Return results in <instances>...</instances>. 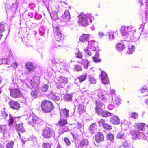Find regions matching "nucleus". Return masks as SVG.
<instances>
[{
	"label": "nucleus",
	"instance_id": "1",
	"mask_svg": "<svg viewBox=\"0 0 148 148\" xmlns=\"http://www.w3.org/2000/svg\"><path fill=\"white\" fill-rule=\"evenodd\" d=\"M120 31L122 36L127 41L135 42L140 38L139 33H136L135 28L131 26H121Z\"/></svg>",
	"mask_w": 148,
	"mask_h": 148
},
{
	"label": "nucleus",
	"instance_id": "2",
	"mask_svg": "<svg viewBox=\"0 0 148 148\" xmlns=\"http://www.w3.org/2000/svg\"><path fill=\"white\" fill-rule=\"evenodd\" d=\"M18 7L17 2L15 1L14 3L12 2L11 0L7 1L5 4V7L8 14L11 17H14Z\"/></svg>",
	"mask_w": 148,
	"mask_h": 148
},
{
	"label": "nucleus",
	"instance_id": "3",
	"mask_svg": "<svg viewBox=\"0 0 148 148\" xmlns=\"http://www.w3.org/2000/svg\"><path fill=\"white\" fill-rule=\"evenodd\" d=\"M94 17L90 13L86 14H81L79 15L78 19V23L84 26H86L89 25V19L90 23L93 19Z\"/></svg>",
	"mask_w": 148,
	"mask_h": 148
},
{
	"label": "nucleus",
	"instance_id": "4",
	"mask_svg": "<svg viewBox=\"0 0 148 148\" xmlns=\"http://www.w3.org/2000/svg\"><path fill=\"white\" fill-rule=\"evenodd\" d=\"M53 104L48 100H44L41 104V107L42 110L45 112H49L53 109Z\"/></svg>",
	"mask_w": 148,
	"mask_h": 148
},
{
	"label": "nucleus",
	"instance_id": "5",
	"mask_svg": "<svg viewBox=\"0 0 148 148\" xmlns=\"http://www.w3.org/2000/svg\"><path fill=\"white\" fill-rule=\"evenodd\" d=\"M70 18V15L69 11L66 10L64 14L62 15L61 17L60 22L61 23L62 26H64L66 24V22L68 21Z\"/></svg>",
	"mask_w": 148,
	"mask_h": 148
},
{
	"label": "nucleus",
	"instance_id": "6",
	"mask_svg": "<svg viewBox=\"0 0 148 148\" xmlns=\"http://www.w3.org/2000/svg\"><path fill=\"white\" fill-rule=\"evenodd\" d=\"M53 131L49 127H46L42 131V135L45 138H50L53 134Z\"/></svg>",
	"mask_w": 148,
	"mask_h": 148
},
{
	"label": "nucleus",
	"instance_id": "7",
	"mask_svg": "<svg viewBox=\"0 0 148 148\" xmlns=\"http://www.w3.org/2000/svg\"><path fill=\"white\" fill-rule=\"evenodd\" d=\"M5 56H3L2 58L3 64L8 65L10 64V58L12 57V52L10 50L8 51Z\"/></svg>",
	"mask_w": 148,
	"mask_h": 148
},
{
	"label": "nucleus",
	"instance_id": "8",
	"mask_svg": "<svg viewBox=\"0 0 148 148\" xmlns=\"http://www.w3.org/2000/svg\"><path fill=\"white\" fill-rule=\"evenodd\" d=\"M57 86L59 89L62 88L64 84L67 83L68 79L67 78L63 77H60L58 79Z\"/></svg>",
	"mask_w": 148,
	"mask_h": 148
},
{
	"label": "nucleus",
	"instance_id": "9",
	"mask_svg": "<svg viewBox=\"0 0 148 148\" xmlns=\"http://www.w3.org/2000/svg\"><path fill=\"white\" fill-rule=\"evenodd\" d=\"M34 66L33 63L31 62H28L25 65L26 71L25 73L26 74L29 73L34 71Z\"/></svg>",
	"mask_w": 148,
	"mask_h": 148
},
{
	"label": "nucleus",
	"instance_id": "10",
	"mask_svg": "<svg viewBox=\"0 0 148 148\" xmlns=\"http://www.w3.org/2000/svg\"><path fill=\"white\" fill-rule=\"evenodd\" d=\"M130 41H127L126 40H125L123 41V43H119L116 45V49L118 51H121L123 50L124 49L125 46L128 45V43Z\"/></svg>",
	"mask_w": 148,
	"mask_h": 148
},
{
	"label": "nucleus",
	"instance_id": "11",
	"mask_svg": "<svg viewBox=\"0 0 148 148\" xmlns=\"http://www.w3.org/2000/svg\"><path fill=\"white\" fill-rule=\"evenodd\" d=\"M56 40V43H58L59 45L57 46H58L60 44L62 43V40L63 39V36L62 34L60 32V33L57 34L55 35Z\"/></svg>",
	"mask_w": 148,
	"mask_h": 148
},
{
	"label": "nucleus",
	"instance_id": "12",
	"mask_svg": "<svg viewBox=\"0 0 148 148\" xmlns=\"http://www.w3.org/2000/svg\"><path fill=\"white\" fill-rule=\"evenodd\" d=\"M101 80L102 83L106 84L109 82L108 78L107 77V74L104 72L102 71L101 73Z\"/></svg>",
	"mask_w": 148,
	"mask_h": 148
},
{
	"label": "nucleus",
	"instance_id": "13",
	"mask_svg": "<svg viewBox=\"0 0 148 148\" xmlns=\"http://www.w3.org/2000/svg\"><path fill=\"white\" fill-rule=\"evenodd\" d=\"M104 139V136L102 133L99 132L97 133L95 136V140L97 142H100Z\"/></svg>",
	"mask_w": 148,
	"mask_h": 148
},
{
	"label": "nucleus",
	"instance_id": "14",
	"mask_svg": "<svg viewBox=\"0 0 148 148\" xmlns=\"http://www.w3.org/2000/svg\"><path fill=\"white\" fill-rule=\"evenodd\" d=\"M9 104L11 108L13 109L17 110L20 108L19 103L16 101H11L10 102Z\"/></svg>",
	"mask_w": 148,
	"mask_h": 148
},
{
	"label": "nucleus",
	"instance_id": "15",
	"mask_svg": "<svg viewBox=\"0 0 148 148\" xmlns=\"http://www.w3.org/2000/svg\"><path fill=\"white\" fill-rule=\"evenodd\" d=\"M89 35L88 34H83L80 36L79 40L82 42L88 41L89 40Z\"/></svg>",
	"mask_w": 148,
	"mask_h": 148
},
{
	"label": "nucleus",
	"instance_id": "16",
	"mask_svg": "<svg viewBox=\"0 0 148 148\" xmlns=\"http://www.w3.org/2000/svg\"><path fill=\"white\" fill-rule=\"evenodd\" d=\"M61 117L65 118L67 117L69 115V110L66 109H62L60 111Z\"/></svg>",
	"mask_w": 148,
	"mask_h": 148
},
{
	"label": "nucleus",
	"instance_id": "17",
	"mask_svg": "<svg viewBox=\"0 0 148 148\" xmlns=\"http://www.w3.org/2000/svg\"><path fill=\"white\" fill-rule=\"evenodd\" d=\"M110 119L111 123L113 124H118L120 122V119L117 116H112Z\"/></svg>",
	"mask_w": 148,
	"mask_h": 148
},
{
	"label": "nucleus",
	"instance_id": "18",
	"mask_svg": "<svg viewBox=\"0 0 148 148\" xmlns=\"http://www.w3.org/2000/svg\"><path fill=\"white\" fill-rule=\"evenodd\" d=\"M28 119L29 121V123L32 126H34L36 121V117H34L33 115H31Z\"/></svg>",
	"mask_w": 148,
	"mask_h": 148
},
{
	"label": "nucleus",
	"instance_id": "19",
	"mask_svg": "<svg viewBox=\"0 0 148 148\" xmlns=\"http://www.w3.org/2000/svg\"><path fill=\"white\" fill-rule=\"evenodd\" d=\"M15 128L18 131L19 134L20 132H25V130L23 128L22 124H16L15 126Z\"/></svg>",
	"mask_w": 148,
	"mask_h": 148
},
{
	"label": "nucleus",
	"instance_id": "20",
	"mask_svg": "<svg viewBox=\"0 0 148 148\" xmlns=\"http://www.w3.org/2000/svg\"><path fill=\"white\" fill-rule=\"evenodd\" d=\"M14 87L12 89H9L10 90V92H20L19 91L18 85L16 83H14Z\"/></svg>",
	"mask_w": 148,
	"mask_h": 148
},
{
	"label": "nucleus",
	"instance_id": "21",
	"mask_svg": "<svg viewBox=\"0 0 148 148\" xmlns=\"http://www.w3.org/2000/svg\"><path fill=\"white\" fill-rule=\"evenodd\" d=\"M88 143L87 140L83 139L80 142L79 146L81 147H85L87 146Z\"/></svg>",
	"mask_w": 148,
	"mask_h": 148
},
{
	"label": "nucleus",
	"instance_id": "22",
	"mask_svg": "<svg viewBox=\"0 0 148 148\" xmlns=\"http://www.w3.org/2000/svg\"><path fill=\"white\" fill-rule=\"evenodd\" d=\"M52 18L53 20H56L58 18L59 16L58 14V12L56 11H53L51 15Z\"/></svg>",
	"mask_w": 148,
	"mask_h": 148
},
{
	"label": "nucleus",
	"instance_id": "23",
	"mask_svg": "<svg viewBox=\"0 0 148 148\" xmlns=\"http://www.w3.org/2000/svg\"><path fill=\"white\" fill-rule=\"evenodd\" d=\"M81 63L83 65L85 69H87L88 68L89 62L86 59H83L81 61Z\"/></svg>",
	"mask_w": 148,
	"mask_h": 148
},
{
	"label": "nucleus",
	"instance_id": "24",
	"mask_svg": "<svg viewBox=\"0 0 148 148\" xmlns=\"http://www.w3.org/2000/svg\"><path fill=\"white\" fill-rule=\"evenodd\" d=\"M106 35L108 36L110 40L114 39L115 38L114 33L111 31L107 32L106 33Z\"/></svg>",
	"mask_w": 148,
	"mask_h": 148
},
{
	"label": "nucleus",
	"instance_id": "25",
	"mask_svg": "<svg viewBox=\"0 0 148 148\" xmlns=\"http://www.w3.org/2000/svg\"><path fill=\"white\" fill-rule=\"evenodd\" d=\"M132 134L134 136V138H137L139 137L140 138V133L138 131L136 130H134L131 132Z\"/></svg>",
	"mask_w": 148,
	"mask_h": 148
},
{
	"label": "nucleus",
	"instance_id": "26",
	"mask_svg": "<svg viewBox=\"0 0 148 148\" xmlns=\"http://www.w3.org/2000/svg\"><path fill=\"white\" fill-rule=\"evenodd\" d=\"M6 25V24L3 22L0 23V33H2L5 31V28Z\"/></svg>",
	"mask_w": 148,
	"mask_h": 148
},
{
	"label": "nucleus",
	"instance_id": "27",
	"mask_svg": "<svg viewBox=\"0 0 148 148\" xmlns=\"http://www.w3.org/2000/svg\"><path fill=\"white\" fill-rule=\"evenodd\" d=\"M140 138L148 141V131L145 132L144 133H141Z\"/></svg>",
	"mask_w": 148,
	"mask_h": 148
},
{
	"label": "nucleus",
	"instance_id": "28",
	"mask_svg": "<svg viewBox=\"0 0 148 148\" xmlns=\"http://www.w3.org/2000/svg\"><path fill=\"white\" fill-rule=\"evenodd\" d=\"M99 54L98 53H96L93 58V59L94 62H101V60L99 57Z\"/></svg>",
	"mask_w": 148,
	"mask_h": 148
},
{
	"label": "nucleus",
	"instance_id": "29",
	"mask_svg": "<svg viewBox=\"0 0 148 148\" xmlns=\"http://www.w3.org/2000/svg\"><path fill=\"white\" fill-rule=\"evenodd\" d=\"M96 127L95 123H93L90 126L89 130L91 133H94V131L96 130Z\"/></svg>",
	"mask_w": 148,
	"mask_h": 148
},
{
	"label": "nucleus",
	"instance_id": "30",
	"mask_svg": "<svg viewBox=\"0 0 148 148\" xmlns=\"http://www.w3.org/2000/svg\"><path fill=\"white\" fill-rule=\"evenodd\" d=\"M53 27L54 32L56 34L61 32L60 28L57 25H56L54 26L53 25Z\"/></svg>",
	"mask_w": 148,
	"mask_h": 148
},
{
	"label": "nucleus",
	"instance_id": "31",
	"mask_svg": "<svg viewBox=\"0 0 148 148\" xmlns=\"http://www.w3.org/2000/svg\"><path fill=\"white\" fill-rule=\"evenodd\" d=\"M86 74H85L77 77V78L78 79L80 82H81L82 81H84L86 79Z\"/></svg>",
	"mask_w": 148,
	"mask_h": 148
},
{
	"label": "nucleus",
	"instance_id": "32",
	"mask_svg": "<svg viewBox=\"0 0 148 148\" xmlns=\"http://www.w3.org/2000/svg\"><path fill=\"white\" fill-rule=\"evenodd\" d=\"M69 130L68 128L66 126H64L58 130L59 133L60 134H62L64 132H67Z\"/></svg>",
	"mask_w": 148,
	"mask_h": 148
},
{
	"label": "nucleus",
	"instance_id": "33",
	"mask_svg": "<svg viewBox=\"0 0 148 148\" xmlns=\"http://www.w3.org/2000/svg\"><path fill=\"white\" fill-rule=\"evenodd\" d=\"M112 114L109 112L106 111H103L101 112V115L103 117H107L110 116Z\"/></svg>",
	"mask_w": 148,
	"mask_h": 148
},
{
	"label": "nucleus",
	"instance_id": "34",
	"mask_svg": "<svg viewBox=\"0 0 148 148\" xmlns=\"http://www.w3.org/2000/svg\"><path fill=\"white\" fill-rule=\"evenodd\" d=\"M135 47L134 46L132 45L131 47L129 46L128 48L127 53L128 54H131L134 51Z\"/></svg>",
	"mask_w": 148,
	"mask_h": 148
},
{
	"label": "nucleus",
	"instance_id": "35",
	"mask_svg": "<svg viewBox=\"0 0 148 148\" xmlns=\"http://www.w3.org/2000/svg\"><path fill=\"white\" fill-rule=\"evenodd\" d=\"M146 126V124L145 123H141L138 126V129L139 131H141L145 129Z\"/></svg>",
	"mask_w": 148,
	"mask_h": 148
},
{
	"label": "nucleus",
	"instance_id": "36",
	"mask_svg": "<svg viewBox=\"0 0 148 148\" xmlns=\"http://www.w3.org/2000/svg\"><path fill=\"white\" fill-rule=\"evenodd\" d=\"M122 146L124 148H131L132 147L131 144L127 141L123 142L122 145Z\"/></svg>",
	"mask_w": 148,
	"mask_h": 148
},
{
	"label": "nucleus",
	"instance_id": "37",
	"mask_svg": "<svg viewBox=\"0 0 148 148\" xmlns=\"http://www.w3.org/2000/svg\"><path fill=\"white\" fill-rule=\"evenodd\" d=\"M88 44V46H94V47H97V42L93 40H92L89 41Z\"/></svg>",
	"mask_w": 148,
	"mask_h": 148
},
{
	"label": "nucleus",
	"instance_id": "38",
	"mask_svg": "<svg viewBox=\"0 0 148 148\" xmlns=\"http://www.w3.org/2000/svg\"><path fill=\"white\" fill-rule=\"evenodd\" d=\"M11 96L13 98H17L22 96L21 93H10Z\"/></svg>",
	"mask_w": 148,
	"mask_h": 148
},
{
	"label": "nucleus",
	"instance_id": "39",
	"mask_svg": "<svg viewBox=\"0 0 148 148\" xmlns=\"http://www.w3.org/2000/svg\"><path fill=\"white\" fill-rule=\"evenodd\" d=\"M48 85L47 84L43 85L41 88V90L42 92H46L48 88Z\"/></svg>",
	"mask_w": 148,
	"mask_h": 148
},
{
	"label": "nucleus",
	"instance_id": "40",
	"mask_svg": "<svg viewBox=\"0 0 148 148\" xmlns=\"http://www.w3.org/2000/svg\"><path fill=\"white\" fill-rule=\"evenodd\" d=\"M140 91L141 92H147L148 89L147 86L145 85H144L140 89Z\"/></svg>",
	"mask_w": 148,
	"mask_h": 148
},
{
	"label": "nucleus",
	"instance_id": "41",
	"mask_svg": "<svg viewBox=\"0 0 148 148\" xmlns=\"http://www.w3.org/2000/svg\"><path fill=\"white\" fill-rule=\"evenodd\" d=\"M121 101L119 97H116L115 99V101L114 102V104H116L118 106L121 103Z\"/></svg>",
	"mask_w": 148,
	"mask_h": 148
},
{
	"label": "nucleus",
	"instance_id": "42",
	"mask_svg": "<svg viewBox=\"0 0 148 148\" xmlns=\"http://www.w3.org/2000/svg\"><path fill=\"white\" fill-rule=\"evenodd\" d=\"M72 98V96L70 94H66L64 97V99L66 100H70Z\"/></svg>",
	"mask_w": 148,
	"mask_h": 148
},
{
	"label": "nucleus",
	"instance_id": "43",
	"mask_svg": "<svg viewBox=\"0 0 148 148\" xmlns=\"http://www.w3.org/2000/svg\"><path fill=\"white\" fill-rule=\"evenodd\" d=\"M107 137L108 139L110 141H112L114 138V135L112 133L108 134Z\"/></svg>",
	"mask_w": 148,
	"mask_h": 148
},
{
	"label": "nucleus",
	"instance_id": "44",
	"mask_svg": "<svg viewBox=\"0 0 148 148\" xmlns=\"http://www.w3.org/2000/svg\"><path fill=\"white\" fill-rule=\"evenodd\" d=\"M84 106L82 104H80L78 107V111L82 113L84 111Z\"/></svg>",
	"mask_w": 148,
	"mask_h": 148
},
{
	"label": "nucleus",
	"instance_id": "45",
	"mask_svg": "<svg viewBox=\"0 0 148 148\" xmlns=\"http://www.w3.org/2000/svg\"><path fill=\"white\" fill-rule=\"evenodd\" d=\"M30 82L32 87L35 89V88L36 87L37 85V81L36 82L35 81L32 79V80H30Z\"/></svg>",
	"mask_w": 148,
	"mask_h": 148
},
{
	"label": "nucleus",
	"instance_id": "46",
	"mask_svg": "<svg viewBox=\"0 0 148 148\" xmlns=\"http://www.w3.org/2000/svg\"><path fill=\"white\" fill-rule=\"evenodd\" d=\"M95 111L98 114V115H99L101 114V112H103L102 110L100 107H96L95 109Z\"/></svg>",
	"mask_w": 148,
	"mask_h": 148
},
{
	"label": "nucleus",
	"instance_id": "47",
	"mask_svg": "<svg viewBox=\"0 0 148 148\" xmlns=\"http://www.w3.org/2000/svg\"><path fill=\"white\" fill-rule=\"evenodd\" d=\"M14 142L12 141L9 142L6 144V148H13Z\"/></svg>",
	"mask_w": 148,
	"mask_h": 148
},
{
	"label": "nucleus",
	"instance_id": "48",
	"mask_svg": "<svg viewBox=\"0 0 148 148\" xmlns=\"http://www.w3.org/2000/svg\"><path fill=\"white\" fill-rule=\"evenodd\" d=\"M6 130V125H0V132L4 133Z\"/></svg>",
	"mask_w": 148,
	"mask_h": 148
},
{
	"label": "nucleus",
	"instance_id": "49",
	"mask_svg": "<svg viewBox=\"0 0 148 148\" xmlns=\"http://www.w3.org/2000/svg\"><path fill=\"white\" fill-rule=\"evenodd\" d=\"M90 82L92 84H95L96 82L95 79L92 76H90L89 77Z\"/></svg>",
	"mask_w": 148,
	"mask_h": 148
},
{
	"label": "nucleus",
	"instance_id": "50",
	"mask_svg": "<svg viewBox=\"0 0 148 148\" xmlns=\"http://www.w3.org/2000/svg\"><path fill=\"white\" fill-rule=\"evenodd\" d=\"M67 123L66 120L61 119L58 122V124L60 126H62L65 125Z\"/></svg>",
	"mask_w": 148,
	"mask_h": 148
},
{
	"label": "nucleus",
	"instance_id": "51",
	"mask_svg": "<svg viewBox=\"0 0 148 148\" xmlns=\"http://www.w3.org/2000/svg\"><path fill=\"white\" fill-rule=\"evenodd\" d=\"M130 116L135 119L137 118L138 117V115L137 113L135 112H132L130 114Z\"/></svg>",
	"mask_w": 148,
	"mask_h": 148
},
{
	"label": "nucleus",
	"instance_id": "52",
	"mask_svg": "<svg viewBox=\"0 0 148 148\" xmlns=\"http://www.w3.org/2000/svg\"><path fill=\"white\" fill-rule=\"evenodd\" d=\"M51 98L53 100L55 101H58L60 99V97L59 96L56 95L53 93L51 95Z\"/></svg>",
	"mask_w": 148,
	"mask_h": 148
},
{
	"label": "nucleus",
	"instance_id": "53",
	"mask_svg": "<svg viewBox=\"0 0 148 148\" xmlns=\"http://www.w3.org/2000/svg\"><path fill=\"white\" fill-rule=\"evenodd\" d=\"M103 127L105 129L107 130H110L112 129L111 126L107 124H103Z\"/></svg>",
	"mask_w": 148,
	"mask_h": 148
},
{
	"label": "nucleus",
	"instance_id": "54",
	"mask_svg": "<svg viewBox=\"0 0 148 148\" xmlns=\"http://www.w3.org/2000/svg\"><path fill=\"white\" fill-rule=\"evenodd\" d=\"M124 135V134L123 132L121 131L118 134L117 137L118 138L122 139Z\"/></svg>",
	"mask_w": 148,
	"mask_h": 148
},
{
	"label": "nucleus",
	"instance_id": "55",
	"mask_svg": "<svg viewBox=\"0 0 148 148\" xmlns=\"http://www.w3.org/2000/svg\"><path fill=\"white\" fill-rule=\"evenodd\" d=\"M98 96L99 98L102 100L105 101L106 100L105 96L103 94V93H99Z\"/></svg>",
	"mask_w": 148,
	"mask_h": 148
},
{
	"label": "nucleus",
	"instance_id": "56",
	"mask_svg": "<svg viewBox=\"0 0 148 148\" xmlns=\"http://www.w3.org/2000/svg\"><path fill=\"white\" fill-rule=\"evenodd\" d=\"M29 8L32 10H34V8H35L36 5L33 3H31L28 5Z\"/></svg>",
	"mask_w": 148,
	"mask_h": 148
},
{
	"label": "nucleus",
	"instance_id": "57",
	"mask_svg": "<svg viewBox=\"0 0 148 148\" xmlns=\"http://www.w3.org/2000/svg\"><path fill=\"white\" fill-rule=\"evenodd\" d=\"M74 69L77 71H80L82 70V68L81 66L76 65L74 66Z\"/></svg>",
	"mask_w": 148,
	"mask_h": 148
},
{
	"label": "nucleus",
	"instance_id": "58",
	"mask_svg": "<svg viewBox=\"0 0 148 148\" xmlns=\"http://www.w3.org/2000/svg\"><path fill=\"white\" fill-rule=\"evenodd\" d=\"M64 140L66 143V144L67 146H69L70 145L71 143L69 139L66 137L64 138Z\"/></svg>",
	"mask_w": 148,
	"mask_h": 148
},
{
	"label": "nucleus",
	"instance_id": "59",
	"mask_svg": "<svg viewBox=\"0 0 148 148\" xmlns=\"http://www.w3.org/2000/svg\"><path fill=\"white\" fill-rule=\"evenodd\" d=\"M56 41L54 42H53V43L52 45V47H58L59 46H61L62 44V43L60 44L58 46H57L59 45L58 43H56Z\"/></svg>",
	"mask_w": 148,
	"mask_h": 148
},
{
	"label": "nucleus",
	"instance_id": "60",
	"mask_svg": "<svg viewBox=\"0 0 148 148\" xmlns=\"http://www.w3.org/2000/svg\"><path fill=\"white\" fill-rule=\"evenodd\" d=\"M10 119L8 121L9 125L10 126L12 125L14 122L13 119V117L10 115Z\"/></svg>",
	"mask_w": 148,
	"mask_h": 148
},
{
	"label": "nucleus",
	"instance_id": "61",
	"mask_svg": "<svg viewBox=\"0 0 148 148\" xmlns=\"http://www.w3.org/2000/svg\"><path fill=\"white\" fill-rule=\"evenodd\" d=\"M96 107H99L102 108L103 106V103L100 101H97L96 102Z\"/></svg>",
	"mask_w": 148,
	"mask_h": 148
},
{
	"label": "nucleus",
	"instance_id": "62",
	"mask_svg": "<svg viewBox=\"0 0 148 148\" xmlns=\"http://www.w3.org/2000/svg\"><path fill=\"white\" fill-rule=\"evenodd\" d=\"M84 51L86 53V55L88 56H90L91 55V53L90 51L87 49H85L84 50Z\"/></svg>",
	"mask_w": 148,
	"mask_h": 148
},
{
	"label": "nucleus",
	"instance_id": "63",
	"mask_svg": "<svg viewBox=\"0 0 148 148\" xmlns=\"http://www.w3.org/2000/svg\"><path fill=\"white\" fill-rule=\"evenodd\" d=\"M43 147V148H51V145L49 143H44Z\"/></svg>",
	"mask_w": 148,
	"mask_h": 148
},
{
	"label": "nucleus",
	"instance_id": "64",
	"mask_svg": "<svg viewBox=\"0 0 148 148\" xmlns=\"http://www.w3.org/2000/svg\"><path fill=\"white\" fill-rule=\"evenodd\" d=\"M35 16H34V18L37 19H40L41 17L42 16L40 14H37L36 13H35Z\"/></svg>",
	"mask_w": 148,
	"mask_h": 148
}]
</instances>
